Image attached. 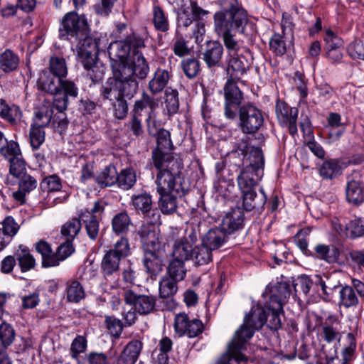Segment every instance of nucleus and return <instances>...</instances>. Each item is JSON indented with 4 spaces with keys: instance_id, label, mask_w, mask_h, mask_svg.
Wrapping results in <instances>:
<instances>
[{
    "instance_id": "1",
    "label": "nucleus",
    "mask_w": 364,
    "mask_h": 364,
    "mask_svg": "<svg viewBox=\"0 0 364 364\" xmlns=\"http://www.w3.org/2000/svg\"><path fill=\"white\" fill-rule=\"evenodd\" d=\"M220 4L223 11L215 14L214 29L223 39L228 57L242 53L248 54L249 50L235 37L236 32L244 33L248 23L246 11L237 0H220Z\"/></svg>"
},
{
    "instance_id": "2",
    "label": "nucleus",
    "mask_w": 364,
    "mask_h": 364,
    "mask_svg": "<svg viewBox=\"0 0 364 364\" xmlns=\"http://www.w3.org/2000/svg\"><path fill=\"white\" fill-rule=\"evenodd\" d=\"M68 68L65 59L53 55L50 58L48 68L42 70L38 75V90L53 96V106L60 111L66 110L69 98H76L78 87L71 80H65Z\"/></svg>"
},
{
    "instance_id": "3",
    "label": "nucleus",
    "mask_w": 364,
    "mask_h": 364,
    "mask_svg": "<svg viewBox=\"0 0 364 364\" xmlns=\"http://www.w3.org/2000/svg\"><path fill=\"white\" fill-rule=\"evenodd\" d=\"M132 73L129 68L115 65L112 77L108 78L102 87L101 95L103 98L114 102L120 98L133 97L137 92L138 82L130 79Z\"/></svg>"
},
{
    "instance_id": "4",
    "label": "nucleus",
    "mask_w": 364,
    "mask_h": 364,
    "mask_svg": "<svg viewBox=\"0 0 364 364\" xmlns=\"http://www.w3.org/2000/svg\"><path fill=\"white\" fill-rule=\"evenodd\" d=\"M168 274L169 277L164 278L159 284V292L162 298H168L176 293L177 283L182 280L181 241L174 244L169 255Z\"/></svg>"
},
{
    "instance_id": "5",
    "label": "nucleus",
    "mask_w": 364,
    "mask_h": 364,
    "mask_svg": "<svg viewBox=\"0 0 364 364\" xmlns=\"http://www.w3.org/2000/svg\"><path fill=\"white\" fill-rule=\"evenodd\" d=\"M266 311L261 306L252 307L250 313L246 314L244 323L236 331L233 337V343L236 344L235 350L245 346L247 342L252 337L255 330L261 328L265 323Z\"/></svg>"
},
{
    "instance_id": "6",
    "label": "nucleus",
    "mask_w": 364,
    "mask_h": 364,
    "mask_svg": "<svg viewBox=\"0 0 364 364\" xmlns=\"http://www.w3.org/2000/svg\"><path fill=\"white\" fill-rule=\"evenodd\" d=\"M205 29L203 23H197L193 28V36L196 43L191 41H183V73L188 78L195 77L199 71V63L197 60L200 52V43L202 42Z\"/></svg>"
},
{
    "instance_id": "7",
    "label": "nucleus",
    "mask_w": 364,
    "mask_h": 364,
    "mask_svg": "<svg viewBox=\"0 0 364 364\" xmlns=\"http://www.w3.org/2000/svg\"><path fill=\"white\" fill-rule=\"evenodd\" d=\"M89 33V26L84 15L70 11L63 17L59 28L60 38L75 43L79 38L85 37Z\"/></svg>"
},
{
    "instance_id": "8",
    "label": "nucleus",
    "mask_w": 364,
    "mask_h": 364,
    "mask_svg": "<svg viewBox=\"0 0 364 364\" xmlns=\"http://www.w3.org/2000/svg\"><path fill=\"white\" fill-rule=\"evenodd\" d=\"M142 47H144V40L134 33L127 36L124 40L111 43L108 47V53L112 70H114L116 65H125L130 60L128 56L132 49L136 51Z\"/></svg>"
},
{
    "instance_id": "9",
    "label": "nucleus",
    "mask_w": 364,
    "mask_h": 364,
    "mask_svg": "<svg viewBox=\"0 0 364 364\" xmlns=\"http://www.w3.org/2000/svg\"><path fill=\"white\" fill-rule=\"evenodd\" d=\"M129 253V245L125 238H121L113 249L105 253L101 262V270L105 279L118 273L122 258L127 257Z\"/></svg>"
},
{
    "instance_id": "10",
    "label": "nucleus",
    "mask_w": 364,
    "mask_h": 364,
    "mask_svg": "<svg viewBox=\"0 0 364 364\" xmlns=\"http://www.w3.org/2000/svg\"><path fill=\"white\" fill-rule=\"evenodd\" d=\"M239 126L244 134H255L264 124L262 111L252 105H245L239 109Z\"/></svg>"
},
{
    "instance_id": "11",
    "label": "nucleus",
    "mask_w": 364,
    "mask_h": 364,
    "mask_svg": "<svg viewBox=\"0 0 364 364\" xmlns=\"http://www.w3.org/2000/svg\"><path fill=\"white\" fill-rule=\"evenodd\" d=\"M75 43L77 44L73 50L75 52L77 59L84 68H89L96 61L100 50L97 40L87 34L85 37L79 38Z\"/></svg>"
},
{
    "instance_id": "12",
    "label": "nucleus",
    "mask_w": 364,
    "mask_h": 364,
    "mask_svg": "<svg viewBox=\"0 0 364 364\" xmlns=\"http://www.w3.org/2000/svg\"><path fill=\"white\" fill-rule=\"evenodd\" d=\"M223 90L225 116L229 119H234L237 116L238 107L243 100L242 92L232 78L227 80Z\"/></svg>"
},
{
    "instance_id": "13",
    "label": "nucleus",
    "mask_w": 364,
    "mask_h": 364,
    "mask_svg": "<svg viewBox=\"0 0 364 364\" xmlns=\"http://www.w3.org/2000/svg\"><path fill=\"white\" fill-rule=\"evenodd\" d=\"M275 112L279 124L283 127H287L291 135L296 134L298 109L289 107L285 102L278 100Z\"/></svg>"
},
{
    "instance_id": "14",
    "label": "nucleus",
    "mask_w": 364,
    "mask_h": 364,
    "mask_svg": "<svg viewBox=\"0 0 364 364\" xmlns=\"http://www.w3.org/2000/svg\"><path fill=\"white\" fill-rule=\"evenodd\" d=\"M124 301L133 305L135 310L141 315L150 314L155 307L156 299L151 295H138L131 290H127L124 294Z\"/></svg>"
},
{
    "instance_id": "15",
    "label": "nucleus",
    "mask_w": 364,
    "mask_h": 364,
    "mask_svg": "<svg viewBox=\"0 0 364 364\" xmlns=\"http://www.w3.org/2000/svg\"><path fill=\"white\" fill-rule=\"evenodd\" d=\"M143 250H153L164 247L160 240L159 230L154 223L142 225L139 230Z\"/></svg>"
},
{
    "instance_id": "16",
    "label": "nucleus",
    "mask_w": 364,
    "mask_h": 364,
    "mask_svg": "<svg viewBox=\"0 0 364 364\" xmlns=\"http://www.w3.org/2000/svg\"><path fill=\"white\" fill-rule=\"evenodd\" d=\"M120 67L129 68L132 73L130 79L138 82L134 76L139 79H145L149 72V67L144 55L138 50L134 51L132 59H130L125 65L117 64Z\"/></svg>"
},
{
    "instance_id": "17",
    "label": "nucleus",
    "mask_w": 364,
    "mask_h": 364,
    "mask_svg": "<svg viewBox=\"0 0 364 364\" xmlns=\"http://www.w3.org/2000/svg\"><path fill=\"white\" fill-rule=\"evenodd\" d=\"M269 292L270 296L267 304L272 306L274 310H282L283 305L289 298L291 291L289 284L282 282L271 287Z\"/></svg>"
},
{
    "instance_id": "18",
    "label": "nucleus",
    "mask_w": 364,
    "mask_h": 364,
    "mask_svg": "<svg viewBox=\"0 0 364 364\" xmlns=\"http://www.w3.org/2000/svg\"><path fill=\"white\" fill-rule=\"evenodd\" d=\"M250 53H242L233 56L228 57V73L230 74V78H240L247 73L250 67V63L247 58Z\"/></svg>"
},
{
    "instance_id": "19",
    "label": "nucleus",
    "mask_w": 364,
    "mask_h": 364,
    "mask_svg": "<svg viewBox=\"0 0 364 364\" xmlns=\"http://www.w3.org/2000/svg\"><path fill=\"white\" fill-rule=\"evenodd\" d=\"M164 247L144 250V265L151 274H158L162 271Z\"/></svg>"
},
{
    "instance_id": "20",
    "label": "nucleus",
    "mask_w": 364,
    "mask_h": 364,
    "mask_svg": "<svg viewBox=\"0 0 364 364\" xmlns=\"http://www.w3.org/2000/svg\"><path fill=\"white\" fill-rule=\"evenodd\" d=\"M103 210L100 202H96L90 210H86L81 213L80 218L85 223L88 236L92 240H95L99 232V223L95 215Z\"/></svg>"
},
{
    "instance_id": "21",
    "label": "nucleus",
    "mask_w": 364,
    "mask_h": 364,
    "mask_svg": "<svg viewBox=\"0 0 364 364\" xmlns=\"http://www.w3.org/2000/svg\"><path fill=\"white\" fill-rule=\"evenodd\" d=\"M340 324L341 321L338 316L329 314L321 326V338L328 343L339 341L341 336Z\"/></svg>"
},
{
    "instance_id": "22",
    "label": "nucleus",
    "mask_w": 364,
    "mask_h": 364,
    "mask_svg": "<svg viewBox=\"0 0 364 364\" xmlns=\"http://www.w3.org/2000/svg\"><path fill=\"white\" fill-rule=\"evenodd\" d=\"M264 164V156L262 149L259 147H251L247 156H244L237 164L238 166L241 165L243 168L257 171L260 174L263 173V166Z\"/></svg>"
},
{
    "instance_id": "23",
    "label": "nucleus",
    "mask_w": 364,
    "mask_h": 364,
    "mask_svg": "<svg viewBox=\"0 0 364 364\" xmlns=\"http://www.w3.org/2000/svg\"><path fill=\"white\" fill-rule=\"evenodd\" d=\"M212 250L202 242L200 246L188 249V247H183V256L185 259H192L198 265L208 264L212 260Z\"/></svg>"
},
{
    "instance_id": "24",
    "label": "nucleus",
    "mask_w": 364,
    "mask_h": 364,
    "mask_svg": "<svg viewBox=\"0 0 364 364\" xmlns=\"http://www.w3.org/2000/svg\"><path fill=\"white\" fill-rule=\"evenodd\" d=\"M244 225V213L237 208L226 214L222 221V228L228 234L241 230Z\"/></svg>"
},
{
    "instance_id": "25",
    "label": "nucleus",
    "mask_w": 364,
    "mask_h": 364,
    "mask_svg": "<svg viewBox=\"0 0 364 364\" xmlns=\"http://www.w3.org/2000/svg\"><path fill=\"white\" fill-rule=\"evenodd\" d=\"M262 176V174L257 171L242 168L237 178L238 188L242 193L255 191V187Z\"/></svg>"
},
{
    "instance_id": "26",
    "label": "nucleus",
    "mask_w": 364,
    "mask_h": 364,
    "mask_svg": "<svg viewBox=\"0 0 364 364\" xmlns=\"http://www.w3.org/2000/svg\"><path fill=\"white\" fill-rule=\"evenodd\" d=\"M143 348V343L138 340L128 343L117 358V364H134Z\"/></svg>"
},
{
    "instance_id": "27",
    "label": "nucleus",
    "mask_w": 364,
    "mask_h": 364,
    "mask_svg": "<svg viewBox=\"0 0 364 364\" xmlns=\"http://www.w3.org/2000/svg\"><path fill=\"white\" fill-rule=\"evenodd\" d=\"M223 47L218 41H208L204 50L203 60L209 68L220 65L223 55Z\"/></svg>"
},
{
    "instance_id": "28",
    "label": "nucleus",
    "mask_w": 364,
    "mask_h": 364,
    "mask_svg": "<svg viewBox=\"0 0 364 364\" xmlns=\"http://www.w3.org/2000/svg\"><path fill=\"white\" fill-rule=\"evenodd\" d=\"M266 202L267 196L262 188L260 189L259 194L255 191L242 193L243 208L247 211L262 208Z\"/></svg>"
},
{
    "instance_id": "29",
    "label": "nucleus",
    "mask_w": 364,
    "mask_h": 364,
    "mask_svg": "<svg viewBox=\"0 0 364 364\" xmlns=\"http://www.w3.org/2000/svg\"><path fill=\"white\" fill-rule=\"evenodd\" d=\"M18 180V190L13 193V197L20 204H23L26 201V195L37 187L38 182L28 174Z\"/></svg>"
},
{
    "instance_id": "30",
    "label": "nucleus",
    "mask_w": 364,
    "mask_h": 364,
    "mask_svg": "<svg viewBox=\"0 0 364 364\" xmlns=\"http://www.w3.org/2000/svg\"><path fill=\"white\" fill-rule=\"evenodd\" d=\"M314 252L316 258L329 264L337 262L340 257V251L334 245L317 244L314 247Z\"/></svg>"
},
{
    "instance_id": "31",
    "label": "nucleus",
    "mask_w": 364,
    "mask_h": 364,
    "mask_svg": "<svg viewBox=\"0 0 364 364\" xmlns=\"http://www.w3.org/2000/svg\"><path fill=\"white\" fill-rule=\"evenodd\" d=\"M156 183L159 194L172 193L175 186L173 174L168 169L159 170L156 175Z\"/></svg>"
},
{
    "instance_id": "32",
    "label": "nucleus",
    "mask_w": 364,
    "mask_h": 364,
    "mask_svg": "<svg viewBox=\"0 0 364 364\" xmlns=\"http://www.w3.org/2000/svg\"><path fill=\"white\" fill-rule=\"evenodd\" d=\"M227 235L228 234L223 228H213L206 233L202 242L210 250H214L223 245L226 240Z\"/></svg>"
},
{
    "instance_id": "33",
    "label": "nucleus",
    "mask_w": 364,
    "mask_h": 364,
    "mask_svg": "<svg viewBox=\"0 0 364 364\" xmlns=\"http://www.w3.org/2000/svg\"><path fill=\"white\" fill-rule=\"evenodd\" d=\"M19 64L18 56L11 49H6L0 54V70L9 73L15 71Z\"/></svg>"
},
{
    "instance_id": "34",
    "label": "nucleus",
    "mask_w": 364,
    "mask_h": 364,
    "mask_svg": "<svg viewBox=\"0 0 364 364\" xmlns=\"http://www.w3.org/2000/svg\"><path fill=\"white\" fill-rule=\"evenodd\" d=\"M0 116L10 124H16L21 120L22 113L18 106H9L4 100L0 99Z\"/></svg>"
},
{
    "instance_id": "35",
    "label": "nucleus",
    "mask_w": 364,
    "mask_h": 364,
    "mask_svg": "<svg viewBox=\"0 0 364 364\" xmlns=\"http://www.w3.org/2000/svg\"><path fill=\"white\" fill-rule=\"evenodd\" d=\"M170 79L168 71L158 69L151 80L149 82V89L152 94L161 92L167 85Z\"/></svg>"
},
{
    "instance_id": "36",
    "label": "nucleus",
    "mask_w": 364,
    "mask_h": 364,
    "mask_svg": "<svg viewBox=\"0 0 364 364\" xmlns=\"http://www.w3.org/2000/svg\"><path fill=\"white\" fill-rule=\"evenodd\" d=\"M236 344L233 343V339L228 346V353L223 355L217 362V364H238L241 360H245V355L241 351L245 348L242 346L237 350L234 351Z\"/></svg>"
},
{
    "instance_id": "37",
    "label": "nucleus",
    "mask_w": 364,
    "mask_h": 364,
    "mask_svg": "<svg viewBox=\"0 0 364 364\" xmlns=\"http://www.w3.org/2000/svg\"><path fill=\"white\" fill-rule=\"evenodd\" d=\"M364 235V218H355L344 227V236L349 239H355Z\"/></svg>"
},
{
    "instance_id": "38",
    "label": "nucleus",
    "mask_w": 364,
    "mask_h": 364,
    "mask_svg": "<svg viewBox=\"0 0 364 364\" xmlns=\"http://www.w3.org/2000/svg\"><path fill=\"white\" fill-rule=\"evenodd\" d=\"M85 296L84 288L78 281L71 280L67 282L66 299L69 302L78 303Z\"/></svg>"
},
{
    "instance_id": "39",
    "label": "nucleus",
    "mask_w": 364,
    "mask_h": 364,
    "mask_svg": "<svg viewBox=\"0 0 364 364\" xmlns=\"http://www.w3.org/2000/svg\"><path fill=\"white\" fill-rule=\"evenodd\" d=\"M15 256L18 262V265L22 272H27L33 269L36 265V260L31 255L29 250L23 246L15 253Z\"/></svg>"
},
{
    "instance_id": "40",
    "label": "nucleus",
    "mask_w": 364,
    "mask_h": 364,
    "mask_svg": "<svg viewBox=\"0 0 364 364\" xmlns=\"http://www.w3.org/2000/svg\"><path fill=\"white\" fill-rule=\"evenodd\" d=\"M293 42L287 41L283 33H275L269 41L271 50L278 55H284L288 48L293 46Z\"/></svg>"
},
{
    "instance_id": "41",
    "label": "nucleus",
    "mask_w": 364,
    "mask_h": 364,
    "mask_svg": "<svg viewBox=\"0 0 364 364\" xmlns=\"http://www.w3.org/2000/svg\"><path fill=\"white\" fill-rule=\"evenodd\" d=\"M117 173L116 168L109 165L98 174L96 181L101 187L112 186L117 183Z\"/></svg>"
},
{
    "instance_id": "42",
    "label": "nucleus",
    "mask_w": 364,
    "mask_h": 364,
    "mask_svg": "<svg viewBox=\"0 0 364 364\" xmlns=\"http://www.w3.org/2000/svg\"><path fill=\"white\" fill-rule=\"evenodd\" d=\"M346 193L347 200L354 205H359L364 200L362 188L359 182L356 181H348Z\"/></svg>"
},
{
    "instance_id": "43",
    "label": "nucleus",
    "mask_w": 364,
    "mask_h": 364,
    "mask_svg": "<svg viewBox=\"0 0 364 364\" xmlns=\"http://www.w3.org/2000/svg\"><path fill=\"white\" fill-rule=\"evenodd\" d=\"M136 182V175L132 168H125L117 173V183L118 187L123 190H129L132 188Z\"/></svg>"
},
{
    "instance_id": "44",
    "label": "nucleus",
    "mask_w": 364,
    "mask_h": 364,
    "mask_svg": "<svg viewBox=\"0 0 364 364\" xmlns=\"http://www.w3.org/2000/svg\"><path fill=\"white\" fill-rule=\"evenodd\" d=\"M21 153L15 155H11L9 156H4L10 161V174L18 179L27 175L25 162L19 157Z\"/></svg>"
},
{
    "instance_id": "45",
    "label": "nucleus",
    "mask_w": 364,
    "mask_h": 364,
    "mask_svg": "<svg viewBox=\"0 0 364 364\" xmlns=\"http://www.w3.org/2000/svg\"><path fill=\"white\" fill-rule=\"evenodd\" d=\"M53 108L50 106H43L36 112L33 117V125L46 127L53 121Z\"/></svg>"
},
{
    "instance_id": "46",
    "label": "nucleus",
    "mask_w": 364,
    "mask_h": 364,
    "mask_svg": "<svg viewBox=\"0 0 364 364\" xmlns=\"http://www.w3.org/2000/svg\"><path fill=\"white\" fill-rule=\"evenodd\" d=\"M15 338V331L13 327L3 322L0 324V350H4L9 346Z\"/></svg>"
},
{
    "instance_id": "47",
    "label": "nucleus",
    "mask_w": 364,
    "mask_h": 364,
    "mask_svg": "<svg viewBox=\"0 0 364 364\" xmlns=\"http://www.w3.org/2000/svg\"><path fill=\"white\" fill-rule=\"evenodd\" d=\"M341 166L336 160L325 161L319 168L321 177L325 179H332L340 174Z\"/></svg>"
},
{
    "instance_id": "48",
    "label": "nucleus",
    "mask_w": 364,
    "mask_h": 364,
    "mask_svg": "<svg viewBox=\"0 0 364 364\" xmlns=\"http://www.w3.org/2000/svg\"><path fill=\"white\" fill-rule=\"evenodd\" d=\"M183 323H185V328L183 329V334H186L189 338H193L198 336L202 333L203 325L202 322L197 318L189 320L187 314L183 313Z\"/></svg>"
},
{
    "instance_id": "49",
    "label": "nucleus",
    "mask_w": 364,
    "mask_h": 364,
    "mask_svg": "<svg viewBox=\"0 0 364 364\" xmlns=\"http://www.w3.org/2000/svg\"><path fill=\"white\" fill-rule=\"evenodd\" d=\"M131 224L130 218L125 212L117 213L112 219V230L116 234L127 232Z\"/></svg>"
},
{
    "instance_id": "50",
    "label": "nucleus",
    "mask_w": 364,
    "mask_h": 364,
    "mask_svg": "<svg viewBox=\"0 0 364 364\" xmlns=\"http://www.w3.org/2000/svg\"><path fill=\"white\" fill-rule=\"evenodd\" d=\"M132 205L136 210H141L142 213H148L152 207V200L150 195L146 193H142L134 195L132 198Z\"/></svg>"
},
{
    "instance_id": "51",
    "label": "nucleus",
    "mask_w": 364,
    "mask_h": 364,
    "mask_svg": "<svg viewBox=\"0 0 364 364\" xmlns=\"http://www.w3.org/2000/svg\"><path fill=\"white\" fill-rule=\"evenodd\" d=\"M159 195V207L161 211L165 214L174 213L177 208L176 196L172 193H164Z\"/></svg>"
},
{
    "instance_id": "52",
    "label": "nucleus",
    "mask_w": 364,
    "mask_h": 364,
    "mask_svg": "<svg viewBox=\"0 0 364 364\" xmlns=\"http://www.w3.org/2000/svg\"><path fill=\"white\" fill-rule=\"evenodd\" d=\"M172 158L171 153L168 152L155 149L152 153L153 164L159 171L168 169Z\"/></svg>"
},
{
    "instance_id": "53",
    "label": "nucleus",
    "mask_w": 364,
    "mask_h": 364,
    "mask_svg": "<svg viewBox=\"0 0 364 364\" xmlns=\"http://www.w3.org/2000/svg\"><path fill=\"white\" fill-rule=\"evenodd\" d=\"M0 153L4 156L20 154L18 144L14 141H8L1 131H0Z\"/></svg>"
},
{
    "instance_id": "54",
    "label": "nucleus",
    "mask_w": 364,
    "mask_h": 364,
    "mask_svg": "<svg viewBox=\"0 0 364 364\" xmlns=\"http://www.w3.org/2000/svg\"><path fill=\"white\" fill-rule=\"evenodd\" d=\"M165 103L168 113L174 114L179 108L178 92L176 90L167 87L165 90Z\"/></svg>"
},
{
    "instance_id": "55",
    "label": "nucleus",
    "mask_w": 364,
    "mask_h": 364,
    "mask_svg": "<svg viewBox=\"0 0 364 364\" xmlns=\"http://www.w3.org/2000/svg\"><path fill=\"white\" fill-rule=\"evenodd\" d=\"M29 138L31 147L33 150H37L45 141L46 133L43 127L32 124L30 129Z\"/></svg>"
},
{
    "instance_id": "56",
    "label": "nucleus",
    "mask_w": 364,
    "mask_h": 364,
    "mask_svg": "<svg viewBox=\"0 0 364 364\" xmlns=\"http://www.w3.org/2000/svg\"><path fill=\"white\" fill-rule=\"evenodd\" d=\"M267 309L265 323L270 329L277 331L282 326L279 315L283 313V309L282 310H274L272 306H269V304H267Z\"/></svg>"
},
{
    "instance_id": "57",
    "label": "nucleus",
    "mask_w": 364,
    "mask_h": 364,
    "mask_svg": "<svg viewBox=\"0 0 364 364\" xmlns=\"http://www.w3.org/2000/svg\"><path fill=\"white\" fill-rule=\"evenodd\" d=\"M340 298L341 303L346 308L355 306L358 303L353 288L349 286H346L341 289Z\"/></svg>"
},
{
    "instance_id": "58",
    "label": "nucleus",
    "mask_w": 364,
    "mask_h": 364,
    "mask_svg": "<svg viewBox=\"0 0 364 364\" xmlns=\"http://www.w3.org/2000/svg\"><path fill=\"white\" fill-rule=\"evenodd\" d=\"M81 229V220L73 218L65 223L61 228V232L66 236L68 240H73L79 233Z\"/></svg>"
},
{
    "instance_id": "59",
    "label": "nucleus",
    "mask_w": 364,
    "mask_h": 364,
    "mask_svg": "<svg viewBox=\"0 0 364 364\" xmlns=\"http://www.w3.org/2000/svg\"><path fill=\"white\" fill-rule=\"evenodd\" d=\"M125 127L129 133H132L136 137L141 136L144 132L141 117L137 114L132 115L125 124Z\"/></svg>"
},
{
    "instance_id": "60",
    "label": "nucleus",
    "mask_w": 364,
    "mask_h": 364,
    "mask_svg": "<svg viewBox=\"0 0 364 364\" xmlns=\"http://www.w3.org/2000/svg\"><path fill=\"white\" fill-rule=\"evenodd\" d=\"M156 136L157 146L156 150L170 153L173 149V146L170 139L169 132L165 129H161L159 131Z\"/></svg>"
},
{
    "instance_id": "61",
    "label": "nucleus",
    "mask_w": 364,
    "mask_h": 364,
    "mask_svg": "<svg viewBox=\"0 0 364 364\" xmlns=\"http://www.w3.org/2000/svg\"><path fill=\"white\" fill-rule=\"evenodd\" d=\"M105 325L109 333L114 337L118 338L123 331V324L121 320L111 316H106Z\"/></svg>"
},
{
    "instance_id": "62",
    "label": "nucleus",
    "mask_w": 364,
    "mask_h": 364,
    "mask_svg": "<svg viewBox=\"0 0 364 364\" xmlns=\"http://www.w3.org/2000/svg\"><path fill=\"white\" fill-rule=\"evenodd\" d=\"M41 188L48 192L59 191L62 188L60 178L57 175L47 176L41 183Z\"/></svg>"
},
{
    "instance_id": "63",
    "label": "nucleus",
    "mask_w": 364,
    "mask_h": 364,
    "mask_svg": "<svg viewBox=\"0 0 364 364\" xmlns=\"http://www.w3.org/2000/svg\"><path fill=\"white\" fill-rule=\"evenodd\" d=\"M153 15V21L156 28L161 31H167L168 28V21L163 10L159 6L154 7Z\"/></svg>"
},
{
    "instance_id": "64",
    "label": "nucleus",
    "mask_w": 364,
    "mask_h": 364,
    "mask_svg": "<svg viewBox=\"0 0 364 364\" xmlns=\"http://www.w3.org/2000/svg\"><path fill=\"white\" fill-rule=\"evenodd\" d=\"M87 340L82 336H77L73 341L70 346V355L74 359H77L79 354L85 351Z\"/></svg>"
}]
</instances>
